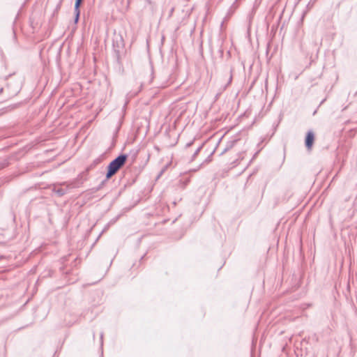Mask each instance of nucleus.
<instances>
[{
    "label": "nucleus",
    "mask_w": 357,
    "mask_h": 357,
    "mask_svg": "<svg viewBox=\"0 0 357 357\" xmlns=\"http://www.w3.org/2000/svg\"><path fill=\"white\" fill-rule=\"evenodd\" d=\"M127 155L121 154L113 160L108 165V170L106 174L107 179L114 175L119 169L126 163Z\"/></svg>",
    "instance_id": "nucleus-1"
},
{
    "label": "nucleus",
    "mask_w": 357,
    "mask_h": 357,
    "mask_svg": "<svg viewBox=\"0 0 357 357\" xmlns=\"http://www.w3.org/2000/svg\"><path fill=\"white\" fill-rule=\"evenodd\" d=\"M314 139V135L312 130L307 132L305 137V146L308 150L312 149Z\"/></svg>",
    "instance_id": "nucleus-2"
},
{
    "label": "nucleus",
    "mask_w": 357,
    "mask_h": 357,
    "mask_svg": "<svg viewBox=\"0 0 357 357\" xmlns=\"http://www.w3.org/2000/svg\"><path fill=\"white\" fill-rule=\"evenodd\" d=\"M82 0H76L75 1V21L76 23L79 20V13H80L79 6L82 3Z\"/></svg>",
    "instance_id": "nucleus-3"
},
{
    "label": "nucleus",
    "mask_w": 357,
    "mask_h": 357,
    "mask_svg": "<svg viewBox=\"0 0 357 357\" xmlns=\"http://www.w3.org/2000/svg\"><path fill=\"white\" fill-rule=\"evenodd\" d=\"M54 191L59 196H62L67 192L66 189L62 188L61 187L55 188Z\"/></svg>",
    "instance_id": "nucleus-4"
},
{
    "label": "nucleus",
    "mask_w": 357,
    "mask_h": 357,
    "mask_svg": "<svg viewBox=\"0 0 357 357\" xmlns=\"http://www.w3.org/2000/svg\"><path fill=\"white\" fill-rule=\"evenodd\" d=\"M200 149H201V148L199 147V148H198V149H197V151H195V155H197V154L198 153V152L199 151Z\"/></svg>",
    "instance_id": "nucleus-5"
},
{
    "label": "nucleus",
    "mask_w": 357,
    "mask_h": 357,
    "mask_svg": "<svg viewBox=\"0 0 357 357\" xmlns=\"http://www.w3.org/2000/svg\"><path fill=\"white\" fill-rule=\"evenodd\" d=\"M102 337H103V335H102V334H101V335H100V338H101V340L102 339Z\"/></svg>",
    "instance_id": "nucleus-6"
}]
</instances>
